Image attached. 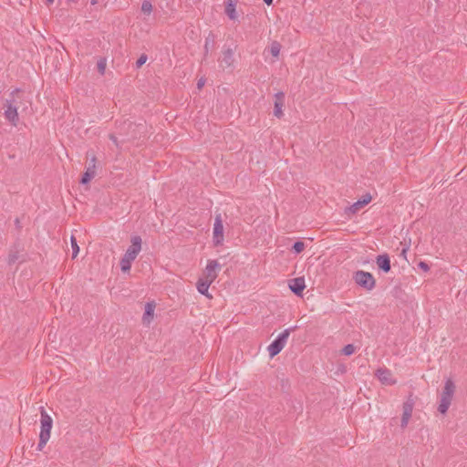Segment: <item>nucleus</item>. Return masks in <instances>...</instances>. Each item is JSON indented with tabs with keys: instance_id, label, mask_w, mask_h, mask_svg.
Listing matches in <instances>:
<instances>
[{
	"instance_id": "obj_1",
	"label": "nucleus",
	"mask_w": 467,
	"mask_h": 467,
	"mask_svg": "<svg viewBox=\"0 0 467 467\" xmlns=\"http://www.w3.org/2000/svg\"><path fill=\"white\" fill-rule=\"evenodd\" d=\"M220 269L221 265L217 260H208L202 275L196 283L197 291L209 299L213 298V296L209 293V287L217 278Z\"/></svg>"
},
{
	"instance_id": "obj_2",
	"label": "nucleus",
	"mask_w": 467,
	"mask_h": 467,
	"mask_svg": "<svg viewBox=\"0 0 467 467\" xmlns=\"http://www.w3.org/2000/svg\"><path fill=\"white\" fill-rule=\"evenodd\" d=\"M130 242L131 244L126 250L119 263L121 271L124 273L130 270L133 261L141 250V238L140 236H132Z\"/></svg>"
},
{
	"instance_id": "obj_3",
	"label": "nucleus",
	"mask_w": 467,
	"mask_h": 467,
	"mask_svg": "<svg viewBox=\"0 0 467 467\" xmlns=\"http://www.w3.org/2000/svg\"><path fill=\"white\" fill-rule=\"evenodd\" d=\"M456 386L451 379H447L440 400V413L445 414L451 404Z\"/></svg>"
},
{
	"instance_id": "obj_4",
	"label": "nucleus",
	"mask_w": 467,
	"mask_h": 467,
	"mask_svg": "<svg viewBox=\"0 0 467 467\" xmlns=\"http://www.w3.org/2000/svg\"><path fill=\"white\" fill-rule=\"evenodd\" d=\"M290 328L285 329L278 337L268 346L267 350L269 356L274 358L277 354H279L282 349L285 348L288 337L290 335Z\"/></svg>"
},
{
	"instance_id": "obj_5",
	"label": "nucleus",
	"mask_w": 467,
	"mask_h": 467,
	"mask_svg": "<svg viewBox=\"0 0 467 467\" xmlns=\"http://www.w3.org/2000/svg\"><path fill=\"white\" fill-rule=\"evenodd\" d=\"M353 279L359 286L368 291L372 290L376 285L373 275L370 273L362 270L357 271L353 275Z\"/></svg>"
},
{
	"instance_id": "obj_6",
	"label": "nucleus",
	"mask_w": 467,
	"mask_h": 467,
	"mask_svg": "<svg viewBox=\"0 0 467 467\" xmlns=\"http://www.w3.org/2000/svg\"><path fill=\"white\" fill-rule=\"evenodd\" d=\"M223 224L221 214H217L214 218L213 229V243L215 246H220L223 244Z\"/></svg>"
},
{
	"instance_id": "obj_7",
	"label": "nucleus",
	"mask_w": 467,
	"mask_h": 467,
	"mask_svg": "<svg viewBox=\"0 0 467 467\" xmlns=\"http://www.w3.org/2000/svg\"><path fill=\"white\" fill-rule=\"evenodd\" d=\"M40 433L39 436L50 438L51 430L53 426V420L48 415L44 407H40Z\"/></svg>"
},
{
	"instance_id": "obj_8",
	"label": "nucleus",
	"mask_w": 467,
	"mask_h": 467,
	"mask_svg": "<svg viewBox=\"0 0 467 467\" xmlns=\"http://www.w3.org/2000/svg\"><path fill=\"white\" fill-rule=\"evenodd\" d=\"M4 116L5 119L12 125L16 127L19 122L17 108L11 100H6L4 107Z\"/></svg>"
},
{
	"instance_id": "obj_9",
	"label": "nucleus",
	"mask_w": 467,
	"mask_h": 467,
	"mask_svg": "<svg viewBox=\"0 0 467 467\" xmlns=\"http://www.w3.org/2000/svg\"><path fill=\"white\" fill-rule=\"evenodd\" d=\"M371 200H372L371 195L369 193H367V194L363 195L358 201H357L352 205L348 207L345 210V213L348 215H353L356 213H358L361 208H363L364 206L368 204L371 202Z\"/></svg>"
},
{
	"instance_id": "obj_10",
	"label": "nucleus",
	"mask_w": 467,
	"mask_h": 467,
	"mask_svg": "<svg viewBox=\"0 0 467 467\" xmlns=\"http://www.w3.org/2000/svg\"><path fill=\"white\" fill-rule=\"evenodd\" d=\"M376 376L379 380L384 385H393L396 383V379L393 374L388 368H379L376 372Z\"/></svg>"
},
{
	"instance_id": "obj_11",
	"label": "nucleus",
	"mask_w": 467,
	"mask_h": 467,
	"mask_svg": "<svg viewBox=\"0 0 467 467\" xmlns=\"http://www.w3.org/2000/svg\"><path fill=\"white\" fill-rule=\"evenodd\" d=\"M413 401L411 400H408L403 404V412H402V418H401V427L405 428L412 415L413 410Z\"/></svg>"
},
{
	"instance_id": "obj_12",
	"label": "nucleus",
	"mask_w": 467,
	"mask_h": 467,
	"mask_svg": "<svg viewBox=\"0 0 467 467\" xmlns=\"http://www.w3.org/2000/svg\"><path fill=\"white\" fill-rule=\"evenodd\" d=\"M275 109H274V115L281 119L284 116L283 112V107L285 104V94L283 92H278L275 96Z\"/></svg>"
},
{
	"instance_id": "obj_13",
	"label": "nucleus",
	"mask_w": 467,
	"mask_h": 467,
	"mask_svg": "<svg viewBox=\"0 0 467 467\" xmlns=\"http://www.w3.org/2000/svg\"><path fill=\"white\" fill-rule=\"evenodd\" d=\"M289 288L296 295H301L303 290L306 288L305 280L302 277L294 278L289 283Z\"/></svg>"
},
{
	"instance_id": "obj_14",
	"label": "nucleus",
	"mask_w": 467,
	"mask_h": 467,
	"mask_svg": "<svg viewBox=\"0 0 467 467\" xmlns=\"http://www.w3.org/2000/svg\"><path fill=\"white\" fill-rule=\"evenodd\" d=\"M154 311H155V303L148 302L145 305V311H144V314L142 317V320L145 324H150L152 321L153 316H154Z\"/></svg>"
},
{
	"instance_id": "obj_15",
	"label": "nucleus",
	"mask_w": 467,
	"mask_h": 467,
	"mask_svg": "<svg viewBox=\"0 0 467 467\" xmlns=\"http://www.w3.org/2000/svg\"><path fill=\"white\" fill-rule=\"evenodd\" d=\"M376 263L379 268L383 270L384 272H389L390 270V261L389 257L387 254H380L376 258Z\"/></svg>"
},
{
	"instance_id": "obj_16",
	"label": "nucleus",
	"mask_w": 467,
	"mask_h": 467,
	"mask_svg": "<svg viewBox=\"0 0 467 467\" xmlns=\"http://www.w3.org/2000/svg\"><path fill=\"white\" fill-rule=\"evenodd\" d=\"M96 175V166L95 165H88L86 169V171L84 172L81 183L87 184Z\"/></svg>"
},
{
	"instance_id": "obj_17",
	"label": "nucleus",
	"mask_w": 467,
	"mask_h": 467,
	"mask_svg": "<svg viewBox=\"0 0 467 467\" xmlns=\"http://www.w3.org/2000/svg\"><path fill=\"white\" fill-rule=\"evenodd\" d=\"M233 62H234V51L232 49L228 48L227 50H225L223 52L222 64L224 65L225 67H230V66H232Z\"/></svg>"
},
{
	"instance_id": "obj_18",
	"label": "nucleus",
	"mask_w": 467,
	"mask_h": 467,
	"mask_svg": "<svg viewBox=\"0 0 467 467\" xmlns=\"http://www.w3.org/2000/svg\"><path fill=\"white\" fill-rule=\"evenodd\" d=\"M225 13L228 17L232 20H235L237 18L235 5L232 2H229L225 7Z\"/></svg>"
},
{
	"instance_id": "obj_19",
	"label": "nucleus",
	"mask_w": 467,
	"mask_h": 467,
	"mask_svg": "<svg viewBox=\"0 0 467 467\" xmlns=\"http://www.w3.org/2000/svg\"><path fill=\"white\" fill-rule=\"evenodd\" d=\"M152 10H153V5L152 4L150 3V1L149 0H144L142 3H141V12L144 14V15H150L152 13Z\"/></svg>"
},
{
	"instance_id": "obj_20",
	"label": "nucleus",
	"mask_w": 467,
	"mask_h": 467,
	"mask_svg": "<svg viewBox=\"0 0 467 467\" xmlns=\"http://www.w3.org/2000/svg\"><path fill=\"white\" fill-rule=\"evenodd\" d=\"M281 51V45L277 41H274L270 45V53L273 57H278Z\"/></svg>"
},
{
	"instance_id": "obj_21",
	"label": "nucleus",
	"mask_w": 467,
	"mask_h": 467,
	"mask_svg": "<svg viewBox=\"0 0 467 467\" xmlns=\"http://www.w3.org/2000/svg\"><path fill=\"white\" fill-rule=\"evenodd\" d=\"M71 247H72V257L76 258L79 253V246L77 243V240L74 236H71Z\"/></svg>"
},
{
	"instance_id": "obj_22",
	"label": "nucleus",
	"mask_w": 467,
	"mask_h": 467,
	"mask_svg": "<svg viewBox=\"0 0 467 467\" xmlns=\"http://www.w3.org/2000/svg\"><path fill=\"white\" fill-rule=\"evenodd\" d=\"M306 248L305 243L297 241L293 245V251L296 254L302 253Z\"/></svg>"
},
{
	"instance_id": "obj_23",
	"label": "nucleus",
	"mask_w": 467,
	"mask_h": 467,
	"mask_svg": "<svg viewBox=\"0 0 467 467\" xmlns=\"http://www.w3.org/2000/svg\"><path fill=\"white\" fill-rule=\"evenodd\" d=\"M98 70L101 75H104L106 71L107 67V60L106 58H99L97 63Z\"/></svg>"
},
{
	"instance_id": "obj_24",
	"label": "nucleus",
	"mask_w": 467,
	"mask_h": 467,
	"mask_svg": "<svg viewBox=\"0 0 467 467\" xmlns=\"http://www.w3.org/2000/svg\"><path fill=\"white\" fill-rule=\"evenodd\" d=\"M355 350L356 348L352 344H348L347 346L344 347L342 352L346 356H350L355 352Z\"/></svg>"
},
{
	"instance_id": "obj_25",
	"label": "nucleus",
	"mask_w": 467,
	"mask_h": 467,
	"mask_svg": "<svg viewBox=\"0 0 467 467\" xmlns=\"http://www.w3.org/2000/svg\"><path fill=\"white\" fill-rule=\"evenodd\" d=\"M50 438L48 437H44V436H39V441H38V444H37V449L39 451H42L43 448L46 446V444L47 443V441H49Z\"/></svg>"
},
{
	"instance_id": "obj_26",
	"label": "nucleus",
	"mask_w": 467,
	"mask_h": 467,
	"mask_svg": "<svg viewBox=\"0 0 467 467\" xmlns=\"http://www.w3.org/2000/svg\"><path fill=\"white\" fill-rule=\"evenodd\" d=\"M147 60V57L145 55H142L140 57V58L137 60V67H141Z\"/></svg>"
},
{
	"instance_id": "obj_27",
	"label": "nucleus",
	"mask_w": 467,
	"mask_h": 467,
	"mask_svg": "<svg viewBox=\"0 0 467 467\" xmlns=\"http://www.w3.org/2000/svg\"><path fill=\"white\" fill-rule=\"evenodd\" d=\"M205 85V78H201L197 82V88L198 89H202L203 86Z\"/></svg>"
},
{
	"instance_id": "obj_28",
	"label": "nucleus",
	"mask_w": 467,
	"mask_h": 467,
	"mask_svg": "<svg viewBox=\"0 0 467 467\" xmlns=\"http://www.w3.org/2000/svg\"><path fill=\"white\" fill-rule=\"evenodd\" d=\"M419 267H420V269H422L423 271H425V272H427V271L429 270V265H428V264H427V263H425V262H420V263H419Z\"/></svg>"
},
{
	"instance_id": "obj_29",
	"label": "nucleus",
	"mask_w": 467,
	"mask_h": 467,
	"mask_svg": "<svg viewBox=\"0 0 467 467\" xmlns=\"http://www.w3.org/2000/svg\"><path fill=\"white\" fill-rule=\"evenodd\" d=\"M88 165H95L96 166V158L92 157L88 162Z\"/></svg>"
},
{
	"instance_id": "obj_30",
	"label": "nucleus",
	"mask_w": 467,
	"mask_h": 467,
	"mask_svg": "<svg viewBox=\"0 0 467 467\" xmlns=\"http://www.w3.org/2000/svg\"><path fill=\"white\" fill-rule=\"evenodd\" d=\"M55 0H46L47 5H50L54 3Z\"/></svg>"
},
{
	"instance_id": "obj_31",
	"label": "nucleus",
	"mask_w": 467,
	"mask_h": 467,
	"mask_svg": "<svg viewBox=\"0 0 467 467\" xmlns=\"http://www.w3.org/2000/svg\"><path fill=\"white\" fill-rule=\"evenodd\" d=\"M264 1L268 5H270L273 3V0H264Z\"/></svg>"
},
{
	"instance_id": "obj_32",
	"label": "nucleus",
	"mask_w": 467,
	"mask_h": 467,
	"mask_svg": "<svg viewBox=\"0 0 467 467\" xmlns=\"http://www.w3.org/2000/svg\"><path fill=\"white\" fill-rule=\"evenodd\" d=\"M97 4V0H91V5H96Z\"/></svg>"
}]
</instances>
